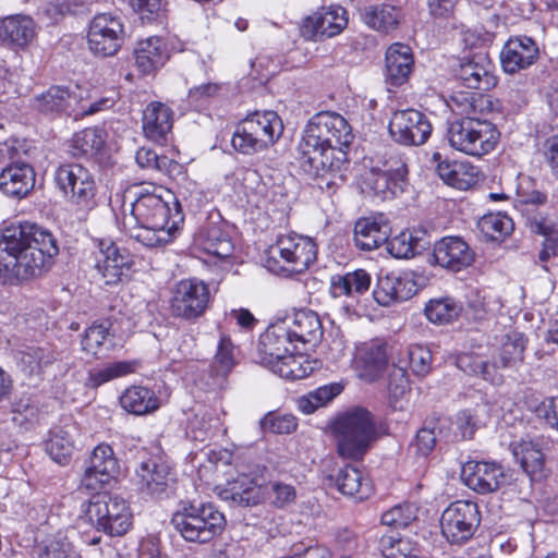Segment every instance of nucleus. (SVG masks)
<instances>
[{"instance_id":"20e7f679","label":"nucleus","mask_w":558,"mask_h":558,"mask_svg":"<svg viewBox=\"0 0 558 558\" xmlns=\"http://www.w3.org/2000/svg\"><path fill=\"white\" fill-rule=\"evenodd\" d=\"M82 519L98 532L109 536H123L133 525V513L129 502L107 493L93 495L82 505Z\"/></svg>"},{"instance_id":"e433bc0d","label":"nucleus","mask_w":558,"mask_h":558,"mask_svg":"<svg viewBox=\"0 0 558 558\" xmlns=\"http://www.w3.org/2000/svg\"><path fill=\"white\" fill-rule=\"evenodd\" d=\"M371 281V275L364 269L335 275L330 279V294L333 298L356 299L368 291Z\"/></svg>"},{"instance_id":"9b49d317","label":"nucleus","mask_w":558,"mask_h":558,"mask_svg":"<svg viewBox=\"0 0 558 558\" xmlns=\"http://www.w3.org/2000/svg\"><path fill=\"white\" fill-rule=\"evenodd\" d=\"M408 165L405 159L398 155H390L381 168H374L367 178V185L374 194L383 199L391 198L404 192L408 185Z\"/></svg>"},{"instance_id":"de8ad7c7","label":"nucleus","mask_w":558,"mask_h":558,"mask_svg":"<svg viewBox=\"0 0 558 558\" xmlns=\"http://www.w3.org/2000/svg\"><path fill=\"white\" fill-rule=\"evenodd\" d=\"M525 339L522 333L511 331L507 333L498 350V357L494 360L495 372L497 368L514 367L523 361Z\"/></svg>"},{"instance_id":"79ce46f5","label":"nucleus","mask_w":558,"mask_h":558,"mask_svg":"<svg viewBox=\"0 0 558 558\" xmlns=\"http://www.w3.org/2000/svg\"><path fill=\"white\" fill-rule=\"evenodd\" d=\"M511 451L523 471L532 478H541L544 469V456L541 449L530 440L511 444Z\"/></svg>"},{"instance_id":"393cba45","label":"nucleus","mask_w":558,"mask_h":558,"mask_svg":"<svg viewBox=\"0 0 558 558\" xmlns=\"http://www.w3.org/2000/svg\"><path fill=\"white\" fill-rule=\"evenodd\" d=\"M432 160L436 162L438 177L446 184L454 189L465 191L474 186L478 181L476 167L469 162L442 160L438 151L433 154Z\"/></svg>"},{"instance_id":"774afa93","label":"nucleus","mask_w":558,"mask_h":558,"mask_svg":"<svg viewBox=\"0 0 558 558\" xmlns=\"http://www.w3.org/2000/svg\"><path fill=\"white\" fill-rule=\"evenodd\" d=\"M135 160L143 169L163 170L167 168L169 159L166 156H158L150 148L142 147L136 151Z\"/></svg>"},{"instance_id":"39448f33","label":"nucleus","mask_w":558,"mask_h":558,"mask_svg":"<svg viewBox=\"0 0 558 558\" xmlns=\"http://www.w3.org/2000/svg\"><path fill=\"white\" fill-rule=\"evenodd\" d=\"M171 523L186 542L207 543L223 531L226 519L210 502H182Z\"/></svg>"},{"instance_id":"0e129e2a","label":"nucleus","mask_w":558,"mask_h":558,"mask_svg":"<svg viewBox=\"0 0 558 558\" xmlns=\"http://www.w3.org/2000/svg\"><path fill=\"white\" fill-rule=\"evenodd\" d=\"M234 364V345L229 337L222 336L215 355L214 369L217 375L226 376Z\"/></svg>"},{"instance_id":"2eb2a0df","label":"nucleus","mask_w":558,"mask_h":558,"mask_svg":"<svg viewBox=\"0 0 558 558\" xmlns=\"http://www.w3.org/2000/svg\"><path fill=\"white\" fill-rule=\"evenodd\" d=\"M348 25V12L340 5L322 8L305 17L301 35L306 40H323L339 35Z\"/></svg>"},{"instance_id":"4be33fe9","label":"nucleus","mask_w":558,"mask_h":558,"mask_svg":"<svg viewBox=\"0 0 558 558\" xmlns=\"http://www.w3.org/2000/svg\"><path fill=\"white\" fill-rule=\"evenodd\" d=\"M417 291V284L412 278L385 274L378 276L373 298L379 305L389 306L411 299Z\"/></svg>"},{"instance_id":"864d4df0","label":"nucleus","mask_w":558,"mask_h":558,"mask_svg":"<svg viewBox=\"0 0 558 558\" xmlns=\"http://www.w3.org/2000/svg\"><path fill=\"white\" fill-rule=\"evenodd\" d=\"M478 228L486 241L504 242L513 231V221L505 215H488L480 220Z\"/></svg>"},{"instance_id":"09e8293b","label":"nucleus","mask_w":558,"mask_h":558,"mask_svg":"<svg viewBox=\"0 0 558 558\" xmlns=\"http://www.w3.org/2000/svg\"><path fill=\"white\" fill-rule=\"evenodd\" d=\"M105 145L101 130L86 128L76 132L70 142V153L73 157H94Z\"/></svg>"},{"instance_id":"6e6552de","label":"nucleus","mask_w":558,"mask_h":558,"mask_svg":"<svg viewBox=\"0 0 558 558\" xmlns=\"http://www.w3.org/2000/svg\"><path fill=\"white\" fill-rule=\"evenodd\" d=\"M282 131L281 119L275 111H256L236 126L232 146L243 154H254L274 144Z\"/></svg>"},{"instance_id":"9d476101","label":"nucleus","mask_w":558,"mask_h":558,"mask_svg":"<svg viewBox=\"0 0 558 558\" xmlns=\"http://www.w3.org/2000/svg\"><path fill=\"white\" fill-rule=\"evenodd\" d=\"M481 517L478 507L469 500H458L446 508L440 518L442 535L452 544H463L470 539L477 526Z\"/></svg>"},{"instance_id":"7ed1b4c3","label":"nucleus","mask_w":558,"mask_h":558,"mask_svg":"<svg viewBox=\"0 0 558 558\" xmlns=\"http://www.w3.org/2000/svg\"><path fill=\"white\" fill-rule=\"evenodd\" d=\"M340 457L360 460L377 439L372 413L364 408H353L339 416L333 426Z\"/></svg>"},{"instance_id":"c756f323","label":"nucleus","mask_w":558,"mask_h":558,"mask_svg":"<svg viewBox=\"0 0 558 558\" xmlns=\"http://www.w3.org/2000/svg\"><path fill=\"white\" fill-rule=\"evenodd\" d=\"M80 101L81 97L69 87L51 86L34 98V107L45 114L65 113L71 116L75 111V105H78Z\"/></svg>"},{"instance_id":"5701e85b","label":"nucleus","mask_w":558,"mask_h":558,"mask_svg":"<svg viewBox=\"0 0 558 558\" xmlns=\"http://www.w3.org/2000/svg\"><path fill=\"white\" fill-rule=\"evenodd\" d=\"M39 276V268L26 262L21 248L0 246V283L15 286Z\"/></svg>"},{"instance_id":"4d7b16f0","label":"nucleus","mask_w":558,"mask_h":558,"mask_svg":"<svg viewBox=\"0 0 558 558\" xmlns=\"http://www.w3.org/2000/svg\"><path fill=\"white\" fill-rule=\"evenodd\" d=\"M10 248H21L26 262L36 268H39V275L49 268L53 257L59 253V246H10Z\"/></svg>"},{"instance_id":"72a5a7b5","label":"nucleus","mask_w":558,"mask_h":558,"mask_svg":"<svg viewBox=\"0 0 558 558\" xmlns=\"http://www.w3.org/2000/svg\"><path fill=\"white\" fill-rule=\"evenodd\" d=\"M393 344L376 339L366 343L360 350V362L362 364L363 374L367 380H375L386 369L388 363H391L390 348Z\"/></svg>"},{"instance_id":"58836bf2","label":"nucleus","mask_w":558,"mask_h":558,"mask_svg":"<svg viewBox=\"0 0 558 558\" xmlns=\"http://www.w3.org/2000/svg\"><path fill=\"white\" fill-rule=\"evenodd\" d=\"M119 400L122 409L134 415H146L155 412L160 407V401L155 391L144 386L126 388Z\"/></svg>"},{"instance_id":"6ab92c4d","label":"nucleus","mask_w":558,"mask_h":558,"mask_svg":"<svg viewBox=\"0 0 558 558\" xmlns=\"http://www.w3.org/2000/svg\"><path fill=\"white\" fill-rule=\"evenodd\" d=\"M539 58V49L534 39L527 36L509 38L500 52L502 70L514 74L527 69Z\"/></svg>"},{"instance_id":"a19ab883","label":"nucleus","mask_w":558,"mask_h":558,"mask_svg":"<svg viewBox=\"0 0 558 558\" xmlns=\"http://www.w3.org/2000/svg\"><path fill=\"white\" fill-rule=\"evenodd\" d=\"M21 368L27 375H40L44 369L58 360V352L50 345L26 347L19 351Z\"/></svg>"},{"instance_id":"49530a36","label":"nucleus","mask_w":558,"mask_h":558,"mask_svg":"<svg viewBox=\"0 0 558 558\" xmlns=\"http://www.w3.org/2000/svg\"><path fill=\"white\" fill-rule=\"evenodd\" d=\"M390 356L405 359L407 367L409 366L416 376L423 377L430 372L432 353L423 345L413 344L407 348L399 344L392 345Z\"/></svg>"},{"instance_id":"412c9836","label":"nucleus","mask_w":558,"mask_h":558,"mask_svg":"<svg viewBox=\"0 0 558 558\" xmlns=\"http://www.w3.org/2000/svg\"><path fill=\"white\" fill-rule=\"evenodd\" d=\"M305 248L306 246H293V250L268 246L265 251V267L275 274L283 270L301 272L308 267L316 255V252L312 250L304 253Z\"/></svg>"},{"instance_id":"b1692460","label":"nucleus","mask_w":558,"mask_h":558,"mask_svg":"<svg viewBox=\"0 0 558 558\" xmlns=\"http://www.w3.org/2000/svg\"><path fill=\"white\" fill-rule=\"evenodd\" d=\"M414 65L411 48L401 43L392 44L386 51L385 82L391 87H399L409 81Z\"/></svg>"},{"instance_id":"c03bdc74","label":"nucleus","mask_w":558,"mask_h":558,"mask_svg":"<svg viewBox=\"0 0 558 558\" xmlns=\"http://www.w3.org/2000/svg\"><path fill=\"white\" fill-rule=\"evenodd\" d=\"M166 54L162 49V41L158 37H149L140 41L135 49V63L143 74H149L162 65Z\"/></svg>"},{"instance_id":"aec40b11","label":"nucleus","mask_w":558,"mask_h":558,"mask_svg":"<svg viewBox=\"0 0 558 558\" xmlns=\"http://www.w3.org/2000/svg\"><path fill=\"white\" fill-rule=\"evenodd\" d=\"M294 342L295 340L283 319L270 325L259 338L260 364L269 365L277 359H282L284 354L291 353L296 349Z\"/></svg>"},{"instance_id":"f257e3e1","label":"nucleus","mask_w":558,"mask_h":558,"mask_svg":"<svg viewBox=\"0 0 558 558\" xmlns=\"http://www.w3.org/2000/svg\"><path fill=\"white\" fill-rule=\"evenodd\" d=\"M353 140L351 126L336 112L322 111L307 123L299 143V165L318 187H331L345 180L349 165L345 148Z\"/></svg>"},{"instance_id":"680f3d73","label":"nucleus","mask_w":558,"mask_h":558,"mask_svg":"<svg viewBox=\"0 0 558 558\" xmlns=\"http://www.w3.org/2000/svg\"><path fill=\"white\" fill-rule=\"evenodd\" d=\"M526 226L532 233L544 236L545 242L558 244V219L537 214L526 217Z\"/></svg>"},{"instance_id":"f8f14e48","label":"nucleus","mask_w":558,"mask_h":558,"mask_svg":"<svg viewBox=\"0 0 558 558\" xmlns=\"http://www.w3.org/2000/svg\"><path fill=\"white\" fill-rule=\"evenodd\" d=\"M388 129L391 138L403 146L423 145L433 130L426 114L415 109L393 112Z\"/></svg>"},{"instance_id":"13d9d810","label":"nucleus","mask_w":558,"mask_h":558,"mask_svg":"<svg viewBox=\"0 0 558 558\" xmlns=\"http://www.w3.org/2000/svg\"><path fill=\"white\" fill-rule=\"evenodd\" d=\"M417 518V507L413 504H400L381 514V523L395 529L407 527Z\"/></svg>"},{"instance_id":"052dcab7","label":"nucleus","mask_w":558,"mask_h":558,"mask_svg":"<svg viewBox=\"0 0 558 558\" xmlns=\"http://www.w3.org/2000/svg\"><path fill=\"white\" fill-rule=\"evenodd\" d=\"M392 371L389 374L388 389L395 398L402 397L409 390L405 359L390 356Z\"/></svg>"},{"instance_id":"4468645a","label":"nucleus","mask_w":558,"mask_h":558,"mask_svg":"<svg viewBox=\"0 0 558 558\" xmlns=\"http://www.w3.org/2000/svg\"><path fill=\"white\" fill-rule=\"evenodd\" d=\"M57 186L77 205H88L96 192L93 174L81 163L61 165L54 173Z\"/></svg>"},{"instance_id":"e2e57ef3","label":"nucleus","mask_w":558,"mask_h":558,"mask_svg":"<svg viewBox=\"0 0 558 558\" xmlns=\"http://www.w3.org/2000/svg\"><path fill=\"white\" fill-rule=\"evenodd\" d=\"M72 545L64 532H57L38 550V558H69Z\"/></svg>"},{"instance_id":"6e6d98bb","label":"nucleus","mask_w":558,"mask_h":558,"mask_svg":"<svg viewBox=\"0 0 558 558\" xmlns=\"http://www.w3.org/2000/svg\"><path fill=\"white\" fill-rule=\"evenodd\" d=\"M387 229L373 218H361L354 226L355 244H368L363 239H371L372 244H387Z\"/></svg>"},{"instance_id":"f3484780","label":"nucleus","mask_w":558,"mask_h":558,"mask_svg":"<svg viewBox=\"0 0 558 558\" xmlns=\"http://www.w3.org/2000/svg\"><path fill=\"white\" fill-rule=\"evenodd\" d=\"M119 471L120 465L113 449L107 444H99L87 461L81 485L92 490L99 489L114 478Z\"/></svg>"},{"instance_id":"5fc2aeb1","label":"nucleus","mask_w":558,"mask_h":558,"mask_svg":"<svg viewBox=\"0 0 558 558\" xmlns=\"http://www.w3.org/2000/svg\"><path fill=\"white\" fill-rule=\"evenodd\" d=\"M134 372V363L129 361H119L107 364L106 366L88 372L87 385L97 388L108 381L126 376Z\"/></svg>"},{"instance_id":"2f4dec72","label":"nucleus","mask_w":558,"mask_h":558,"mask_svg":"<svg viewBox=\"0 0 558 558\" xmlns=\"http://www.w3.org/2000/svg\"><path fill=\"white\" fill-rule=\"evenodd\" d=\"M451 111L461 117H476L498 110L499 102L489 95L473 92H454L447 101Z\"/></svg>"},{"instance_id":"f704fd0d","label":"nucleus","mask_w":558,"mask_h":558,"mask_svg":"<svg viewBox=\"0 0 558 558\" xmlns=\"http://www.w3.org/2000/svg\"><path fill=\"white\" fill-rule=\"evenodd\" d=\"M170 468L158 458L142 461L136 470L137 484L143 492L159 495L167 487Z\"/></svg>"},{"instance_id":"dca6fc26","label":"nucleus","mask_w":558,"mask_h":558,"mask_svg":"<svg viewBox=\"0 0 558 558\" xmlns=\"http://www.w3.org/2000/svg\"><path fill=\"white\" fill-rule=\"evenodd\" d=\"M461 476L465 485L478 494L497 492L508 481L502 465L494 461L470 460L463 464Z\"/></svg>"},{"instance_id":"7c9ffc66","label":"nucleus","mask_w":558,"mask_h":558,"mask_svg":"<svg viewBox=\"0 0 558 558\" xmlns=\"http://www.w3.org/2000/svg\"><path fill=\"white\" fill-rule=\"evenodd\" d=\"M426 246L425 259L430 265H438L451 271L469 267L475 258L471 246Z\"/></svg>"},{"instance_id":"a211bd4d","label":"nucleus","mask_w":558,"mask_h":558,"mask_svg":"<svg viewBox=\"0 0 558 558\" xmlns=\"http://www.w3.org/2000/svg\"><path fill=\"white\" fill-rule=\"evenodd\" d=\"M454 76L468 88L488 90L496 86L493 64L485 53H473L458 60L453 69Z\"/></svg>"},{"instance_id":"603ef678","label":"nucleus","mask_w":558,"mask_h":558,"mask_svg":"<svg viewBox=\"0 0 558 558\" xmlns=\"http://www.w3.org/2000/svg\"><path fill=\"white\" fill-rule=\"evenodd\" d=\"M379 545L385 558H421L418 545L410 538L384 535Z\"/></svg>"},{"instance_id":"69168bd1","label":"nucleus","mask_w":558,"mask_h":558,"mask_svg":"<svg viewBox=\"0 0 558 558\" xmlns=\"http://www.w3.org/2000/svg\"><path fill=\"white\" fill-rule=\"evenodd\" d=\"M108 336L109 328L105 324H93L82 339L83 350L94 355L98 354Z\"/></svg>"},{"instance_id":"ddd939ff","label":"nucleus","mask_w":558,"mask_h":558,"mask_svg":"<svg viewBox=\"0 0 558 558\" xmlns=\"http://www.w3.org/2000/svg\"><path fill=\"white\" fill-rule=\"evenodd\" d=\"M87 38L94 54H116L124 41V27L120 17L109 13L97 14L90 22Z\"/></svg>"},{"instance_id":"0eeeda50","label":"nucleus","mask_w":558,"mask_h":558,"mask_svg":"<svg viewBox=\"0 0 558 558\" xmlns=\"http://www.w3.org/2000/svg\"><path fill=\"white\" fill-rule=\"evenodd\" d=\"M161 187L153 186L151 190L143 189L136 198L131 203V215L135 221L144 228L159 231L157 242L169 243L175 240L179 232L177 221L169 226L170 207L169 201L162 195ZM166 195L171 197L169 191Z\"/></svg>"},{"instance_id":"1a4fd4ad","label":"nucleus","mask_w":558,"mask_h":558,"mask_svg":"<svg viewBox=\"0 0 558 558\" xmlns=\"http://www.w3.org/2000/svg\"><path fill=\"white\" fill-rule=\"evenodd\" d=\"M210 292L206 283L197 279H184L174 284L170 298L173 317L194 322L208 308Z\"/></svg>"},{"instance_id":"4c0bfd02","label":"nucleus","mask_w":558,"mask_h":558,"mask_svg":"<svg viewBox=\"0 0 558 558\" xmlns=\"http://www.w3.org/2000/svg\"><path fill=\"white\" fill-rule=\"evenodd\" d=\"M329 481L335 483L342 495L360 500L367 498L372 493L368 478L363 476L357 468L351 465L340 469L336 476L330 475Z\"/></svg>"},{"instance_id":"338daca9","label":"nucleus","mask_w":558,"mask_h":558,"mask_svg":"<svg viewBox=\"0 0 558 558\" xmlns=\"http://www.w3.org/2000/svg\"><path fill=\"white\" fill-rule=\"evenodd\" d=\"M260 424L265 430L275 434H290L298 426L296 418L291 414L277 415L268 413L260 421Z\"/></svg>"},{"instance_id":"473e14b6","label":"nucleus","mask_w":558,"mask_h":558,"mask_svg":"<svg viewBox=\"0 0 558 558\" xmlns=\"http://www.w3.org/2000/svg\"><path fill=\"white\" fill-rule=\"evenodd\" d=\"M283 320L290 329L295 342L316 345L323 337L320 319L313 311H298L292 317H286Z\"/></svg>"},{"instance_id":"37998d69","label":"nucleus","mask_w":558,"mask_h":558,"mask_svg":"<svg viewBox=\"0 0 558 558\" xmlns=\"http://www.w3.org/2000/svg\"><path fill=\"white\" fill-rule=\"evenodd\" d=\"M272 373L284 379L298 380L307 377L314 371L313 362L305 355L284 354L282 359H277L269 365H266Z\"/></svg>"},{"instance_id":"c9c22d12","label":"nucleus","mask_w":558,"mask_h":558,"mask_svg":"<svg viewBox=\"0 0 558 558\" xmlns=\"http://www.w3.org/2000/svg\"><path fill=\"white\" fill-rule=\"evenodd\" d=\"M100 254L97 267L108 284L119 281L124 270H129L133 264L126 246H106Z\"/></svg>"},{"instance_id":"8fccbe9b","label":"nucleus","mask_w":558,"mask_h":558,"mask_svg":"<svg viewBox=\"0 0 558 558\" xmlns=\"http://www.w3.org/2000/svg\"><path fill=\"white\" fill-rule=\"evenodd\" d=\"M462 305L453 298L444 296L430 300L424 308L427 319L434 324H447L459 317Z\"/></svg>"},{"instance_id":"bf43d9fd","label":"nucleus","mask_w":558,"mask_h":558,"mask_svg":"<svg viewBox=\"0 0 558 558\" xmlns=\"http://www.w3.org/2000/svg\"><path fill=\"white\" fill-rule=\"evenodd\" d=\"M401 244H418L420 242H426L430 244H465L460 238L442 236L440 239H433L429 230L425 226L413 227L403 231L399 235Z\"/></svg>"},{"instance_id":"423d86ee","label":"nucleus","mask_w":558,"mask_h":558,"mask_svg":"<svg viewBox=\"0 0 558 558\" xmlns=\"http://www.w3.org/2000/svg\"><path fill=\"white\" fill-rule=\"evenodd\" d=\"M499 136L495 124L480 117H460L448 123L450 146L470 156L487 155L495 149Z\"/></svg>"},{"instance_id":"ea45409f","label":"nucleus","mask_w":558,"mask_h":558,"mask_svg":"<svg viewBox=\"0 0 558 558\" xmlns=\"http://www.w3.org/2000/svg\"><path fill=\"white\" fill-rule=\"evenodd\" d=\"M78 427L75 424H66L50 432L46 444V450L56 462L64 464L74 451L75 437Z\"/></svg>"},{"instance_id":"c85d7f7f","label":"nucleus","mask_w":558,"mask_h":558,"mask_svg":"<svg viewBox=\"0 0 558 558\" xmlns=\"http://www.w3.org/2000/svg\"><path fill=\"white\" fill-rule=\"evenodd\" d=\"M173 112L161 102H150L143 113V131L145 136L158 144L167 142L172 130Z\"/></svg>"},{"instance_id":"cd10ccee","label":"nucleus","mask_w":558,"mask_h":558,"mask_svg":"<svg viewBox=\"0 0 558 558\" xmlns=\"http://www.w3.org/2000/svg\"><path fill=\"white\" fill-rule=\"evenodd\" d=\"M57 238L46 227L24 221L1 230L0 244H57Z\"/></svg>"},{"instance_id":"f03ea898","label":"nucleus","mask_w":558,"mask_h":558,"mask_svg":"<svg viewBox=\"0 0 558 558\" xmlns=\"http://www.w3.org/2000/svg\"><path fill=\"white\" fill-rule=\"evenodd\" d=\"M232 460L233 456L228 450H211L208 453V462L202 466L201 472L211 473L217 487L225 486L220 492L221 498L242 507L260 504L265 496L263 487L244 474L234 477L238 472Z\"/></svg>"},{"instance_id":"a878e982","label":"nucleus","mask_w":558,"mask_h":558,"mask_svg":"<svg viewBox=\"0 0 558 558\" xmlns=\"http://www.w3.org/2000/svg\"><path fill=\"white\" fill-rule=\"evenodd\" d=\"M36 36V24L28 15L15 14L0 21V41L15 49H24Z\"/></svg>"},{"instance_id":"bb28decb","label":"nucleus","mask_w":558,"mask_h":558,"mask_svg":"<svg viewBox=\"0 0 558 558\" xmlns=\"http://www.w3.org/2000/svg\"><path fill=\"white\" fill-rule=\"evenodd\" d=\"M36 174L32 166L27 163H14L0 172V191L5 195L23 198L34 189Z\"/></svg>"},{"instance_id":"a18cd8bd","label":"nucleus","mask_w":558,"mask_h":558,"mask_svg":"<svg viewBox=\"0 0 558 558\" xmlns=\"http://www.w3.org/2000/svg\"><path fill=\"white\" fill-rule=\"evenodd\" d=\"M361 16L369 27L388 33L398 26L401 11L390 4L371 5L362 11Z\"/></svg>"},{"instance_id":"3c124183","label":"nucleus","mask_w":558,"mask_h":558,"mask_svg":"<svg viewBox=\"0 0 558 558\" xmlns=\"http://www.w3.org/2000/svg\"><path fill=\"white\" fill-rule=\"evenodd\" d=\"M456 365L465 374L481 376L483 379L492 383H495L498 379L497 372H495V365L478 354H459L456 357Z\"/></svg>"}]
</instances>
